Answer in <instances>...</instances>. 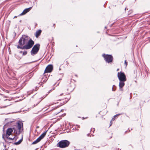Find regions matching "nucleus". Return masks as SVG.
<instances>
[{
	"label": "nucleus",
	"instance_id": "obj_6",
	"mask_svg": "<svg viewBox=\"0 0 150 150\" xmlns=\"http://www.w3.org/2000/svg\"><path fill=\"white\" fill-rule=\"evenodd\" d=\"M117 76L120 81H125L126 80V76L123 72H118Z\"/></svg>",
	"mask_w": 150,
	"mask_h": 150
},
{
	"label": "nucleus",
	"instance_id": "obj_1",
	"mask_svg": "<svg viewBox=\"0 0 150 150\" xmlns=\"http://www.w3.org/2000/svg\"><path fill=\"white\" fill-rule=\"evenodd\" d=\"M18 43L19 45L17 47L18 48L28 50L33 47L34 42L30 39L28 40V37L25 35H23L20 38Z\"/></svg>",
	"mask_w": 150,
	"mask_h": 150
},
{
	"label": "nucleus",
	"instance_id": "obj_16",
	"mask_svg": "<svg viewBox=\"0 0 150 150\" xmlns=\"http://www.w3.org/2000/svg\"><path fill=\"white\" fill-rule=\"evenodd\" d=\"M116 90V87L115 86V85H113V87L112 88V91H114Z\"/></svg>",
	"mask_w": 150,
	"mask_h": 150
},
{
	"label": "nucleus",
	"instance_id": "obj_14",
	"mask_svg": "<svg viewBox=\"0 0 150 150\" xmlns=\"http://www.w3.org/2000/svg\"><path fill=\"white\" fill-rule=\"evenodd\" d=\"M40 140V139L38 137L36 140L32 143V144H36L39 142Z\"/></svg>",
	"mask_w": 150,
	"mask_h": 150
},
{
	"label": "nucleus",
	"instance_id": "obj_31",
	"mask_svg": "<svg viewBox=\"0 0 150 150\" xmlns=\"http://www.w3.org/2000/svg\"><path fill=\"white\" fill-rule=\"evenodd\" d=\"M44 81H43V82H43Z\"/></svg>",
	"mask_w": 150,
	"mask_h": 150
},
{
	"label": "nucleus",
	"instance_id": "obj_20",
	"mask_svg": "<svg viewBox=\"0 0 150 150\" xmlns=\"http://www.w3.org/2000/svg\"><path fill=\"white\" fill-rule=\"evenodd\" d=\"M52 91V90H50V91H48V94H47L46 95V96H45L44 97V98H45V97L47 96V95L48 94V93H50V92L51 91Z\"/></svg>",
	"mask_w": 150,
	"mask_h": 150
},
{
	"label": "nucleus",
	"instance_id": "obj_19",
	"mask_svg": "<svg viewBox=\"0 0 150 150\" xmlns=\"http://www.w3.org/2000/svg\"><path fill=\"white\" fill-rule=\"evenodd\" d=\"M125 65L126 67L127 65V62L126 60L125 61Z\"/></svg>",
	"mask_w": 150,
	"mask_h": 150
},
{
	"label": "nucleus",
	"instance_id": "obj_10",
	"mask_svg": "<svg viewBox=\"0 0 150 150\" xmlns=\"http://www.w3.org/2000/svg\"><path fill=\"white\" fill-rule=\"evenodd\" d=\"M125 81H120L119 84V86L120 87L119 89L121 91H122L123 89H122V88L125 85L124 82Z\"/></svg>",
	"mask_w": 150,
	"mask_h": 150
},
{
	"label": "nucleus",
	"instance_id": "obj_21",
	"mask_svg": "<svg viewBox=\"0 0 150 150\" xmlns=\"http://www.w3.org/2000/svg\"><path fill=\"white\" fill-rule=\"evenodd\" d=\"M122 114H116V115H115V116H118L119 115H121Z\"/></svg>",
	"mask_w": 150,
	"mask_h": 150
},
{
	"label": "nucleus",
	"instance_id": "obj_28",
	"mask_svg": "<svg viewBox=\"0 0 150 150\" xmlns=\"http://www.w3.org/2000/svg\"><path fill=\"white\" fill-rule=\"evenodd\" d=\"M57 100H59H59H57Z\"/></svg>",
	"mask_w": 150,
	"mask_h": 150
},
{
	"label": "nucleus",
	"instance_id": "obj_17",
	"mask_svg": "<svg viewBox=\"0 0 150 150\" xmlns=\"http://www.w3.org/2000/svg\"><path fill=\"white\" fill-rule=\"evenodd\" d=\"M27 54V52L26 51H24L23 52V55H25Z\"/></svg>",
	"mask_w": 150,
	"mask_h": 150
},
{
	"label": "nucleus",
	"instance_id": "obj_3",
	"mask_svg": "<svg viewBox=\"0 0 150 150\" xmlns=\"http://www.w3.org/2000/svg\"><path fill=\"white\" fill-rule=\"evenodd\" d=\"M69 144V142L67 140L61 141L59 142L57 144L58 146L62 148H64L67 147Z\"/></svg>",
	"mask_w": 150,
	"mask_h": 150
},
{
	"label": "nucleus",
	"instance_id": "obj_26",
	"mask_svg": "<svg viewBox=\"0 0 150 150\" xmlns=\"http://www.w3.org/2000/svg\"><path fill=\"white\" fill-rule=\"evenodd\" d=\"M54 99H56H56H57V98H54Z\"/></svg>",
	"mask_w": 150,
	"mask_h": 150
},
{
	"label": "nucleus",
	"instance_id": "obj_24",
	"mask_svg": "<svg viewBox=\"0 0 150 150\" xmlns=\"http://www.w3.org/2000/svg\"><path fill=\"white\" fill-rule=\"evenodd\" d=\"M17 17L16 16H15L13 18H16Z\"/></svg>",
	"mask_w": 150,
	"mask_h": 150
},
{
	"label": "nucleus",
	"instance_id": "obj_12",
	"mask_svg": "<svg viewBox=\"0 0 150 150\" xmlns=\"http://www.w3.org/2000/svg\"><path fill=\"white\" fill-rule=\"evenodd\" d=\"M41 31H42L40 30H39L36 31L35 35L36 38H38V37L40 35Z\"/></svg>",
	"mask_w": 150,
	"mask_h": 150
},
{
	"label": "nucleus",
	"instance_id": "obj_29",
	"mask_svg": "<svg viewBox=\"0 0 150 150\" xmlns=\"http://www.w3.org/2000/svg\"><path fill=\"white\" fill-rule=\"evenodd\" d=\"M20 52H21H21H22V51H21Z\"/></svg>",
	"mask_w": 150,
	"mask_h": 150
},
{
	"label": "nucleus",
	"instance_id": "obj_13",
	"mask_svg": "<svg viewBox=\"0 0 150 150\" xmlns=\"http://www.w3.org/2000/svg\"><path fill=\"white\" fill-rule=\"evenodd\" d=\"M46 134V132H44L39 137V138L41 140L45 137Z\"/></svg>",
	"mask_w": 150,
	"mask_h": 150
},
{
	"label": "nucleus",
	"instance_id": "obj_27",
	"mask_svg": "<svg viewBox=\"0 0 150 150\" xmlns=\"http://www.w3.org/2000/svg\"><path fill=\"white\" fill-rule=\"evenodd\" d=\"M126 8H125V10H126Z\"/></svg>",
	"mask_w": 150,
	"mask_h": 150
},
{
	"label": "nucleus",
	"instance_id": "obj_25",
	"mask_svg": "<svg viewBox=\"0 0 150 150\" xmlns=\"http://www.w3.org/2000/svg\"><path fill=\"white\" fill-rule=\"evenodd\" d=\"M130 12H132V11H130Z\"/></svg>",
	"mask_w": 150,
	"mask_h": 150
},
{
	"label": "nucleus",
	"instance_id": "obj_7",
	"mask_svg": "<svg viewBox=\"0 0 150 150\" xmlns=\"http://www.w3.org/2000/svg\"><path fill=\"white\" fill-rule=\"evenodd\" d=\"M13 131V129L12 128H8L6 130V137L8 139L12 140H13L14 139V137L12 138L10 137H9L11 134V133Z\"/></svg>",
	"mask_w": 150,
	"mask_h": 150
},
{
	"label": "nucleus",
	"instance_id": "obj_8",
	"mask_svg": "<svg viewBox=\"0 0 150 150\" xmlns=\"http://www.w3.org/2000/svg\"><path fill=\"white\" fill-rule=\"evenodd\" d=\"M53 67L52 65H48L46 67L44 71V73L51 72L53 69Z\"/></svg>",
	"mask_w": 150,
	"mask_h": 150
},
{
	"label": "nucleus",
	"instance_id": "obj_22",
	"mask_svg": "<svg viewBox=\"0 0 150 150\" xmlns=\"http://www.w3.org/2000/svg\"><path fill=\"white\" fill-rule=\"evenodd\" d=\"M112 120H111V121H110V126H111V125L112 124Z\"/></svg>",
	"mask_w": 150,
	"mask_h": 150
},
{
	"label": "nucleus",
	"instance_id": "obj_18",
	"mask_svg": "<svg viewBox=\"0 0 150 150\" xmlns=\"http://www.w3.org/2000/svg\"><path fill=\"white\" fill-rule=\"evenodd\" d=\"M117 117V116H115V115H114L112 117V121H113L115 119L116 117Z\"/></svg>",
	"mask_w": 150,
	"mask_h": 150
},
{
	"label": "nucleus",
	"instance_id": "obj_11",
	"mask_svg": "<svg viewBox=\"0 0 150 150\" xmlns=\"http://www.w3.org/2000/svg\"><path fill=\"white\" fill-rule=\"evenodd\" d=\"M18 128L19 131L21 129V127H23V123L21 122H19L17 123Z\"/></svg>",
	"mask_w": 150,
	"mask_h": 150
},
{
	"label": "nucleus",
	"instance_id": "obj_23",
	"mask_svg": "<svg viewBox=\"0 0 150 150\" xmlns=\"http://www.w3.org/2000/svg\"><path fill=\"white\" fill-rule=\"evenodd\" d=\"M119 69H117V71H119Z\"/></svg>",
	"mask_w": 150,
	"mask_h": 150
},
{
	"label": "nucleus",
	"instance_id": "obj_2",
	"mask_svg": "<svg viewBox=\"0 0 150 150\" xmlns=\"http://www.w3.org/2000/svg\"><path fill=\"white\" fill-rule=\"evenodd\" d=\"M74 89V87H72L71 86L68 87H63L57 93V96L69 94Z\"/></svg>",
	"mask_w": 150,
	"mask_h": 150
},
{
	"label": "nucleus",
	"instance_id": "obj_5",
	"mask_svg": "<svg viewBox=\"0 0 150 150\" xmlns=\"http://www.w3.org/2000/svg\"><path fill=\"white\" fill-rule=\"evenodd\" d=\"M102 56L104 58L105 61L108 63L112 62L113 59L111 55H108L103 54L102 55Z\"/></svg>",
	"mask_w": 150,
	"mask_h": 150
},
{
	"label": "nucleus",
	"instance_id": "obj_4",
	"mask_svg": "<svg viewBox=\"0 0 150 150\" xmlns=\"http://www.w3.org/2000/svg\"><path fill=\"white\" fill-rule=\"evenodd\" d=\"M40 46L39 44H37L33 47L30 52L32 55H34L37 53L40 49Z\"/></svg>",
	"mask_w": 150,
	"mask_h": 150
},
{
	"label": "nucleus",
	"instance_id": "obj_9",
	"mask_svg": "<svg viewBox=\"0 0 150 150\" xmlns=\"http://www.w3.org/2000/svg\"><path fill=\"white\" fill-rule=\"evenodd\" d=\"M32 7H29V8H26L24 10L23 12L20 14V16H22L25 15L26 13L29 11L31 9Z\"/></svg>",
	"mask_w": 150,
	"mask_h": 150
},
{
	"label": "nucleus",
	"instance_id": "obj_15",
	"mask_svg": "<svg viewBox=\"0 0 150 150\" xmlns=\"http://www.w3.org/2000/svg\"><path fill=\"white\" fill-rule=\"evenodd\" d=\"M22 139H21L18 142L15 143L14 144L16 145H18L20 144L22 142Z\"/></svg>",
	"mask_w": 150,
	"mask_h": 150
},
{
	"label": "nucleus",
	"instance_id": "obj_30",
	"mask_svg": "<svg viewBox=\"0 0 150 150\" xmlns=\"http://www.w3.org/2000/svg\"><path fill=\"white\" fill-rule=\"evenodd\" d=\"M6 107V106H5V107H4V108H5V107Z\"/></svg>",
	"mask_w": 150,
	"mask_h": 150
}]
</instances>
